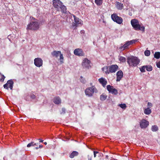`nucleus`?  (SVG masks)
<instances>
[{
	"label": "nucleus",
	"instance_id": "nucleus-45",
	"mask_svg": "<svg viewBox=\"0 0 160 160\" xmlns=\"http://www.w3.org/2000/svg\"><path fill=\"white\" fill-rule=\"evenodd\" d=\"M39 140V141L40 142H43V140H41L40 139H38Z\"/></svg>",
	"mask_w": 160,
	"mask_h": 160
},
{
	"label": "nucleus",
	"instance_id": "nucleus-27",
	"mask_svg": "<svg viewBox=\"0 0 160 160\" xmlns=\"http://www.w3.org/2000/svg\"><path fill=\"white\" fill-rule=\"evenodd\" d=\"M154 57L156 59L160 58V52H156L154 54Z\"/></svg>",
	"mask_w": 160,
	"mask_h": 160
},
{
	"label": "nucleus",
	"instance_id": "nucleus-41",
	"mask_svg": "<svg viewBox=\"0 0 160 160\" xmlns=\"http://www.w3.org/2000/svg\"><path fill=\"white\" fill-rule=\"evenodd\" d=\"M156 66L158 68H160V61L156 62Z\"/></svg>",
	"mask_w": 160,
	"mask_h": 160
},
{
	"label": "nucleus",
	"instance_id": "nucleus-14",
	"mask_svg": "<svg viewBox=\"0 0 160 160\" xmlns=\"http://www.w3.org/2000/svg\"><path fill=\"white\" fill-rule=\"evenodd\" d=\"M74 53L75 55L79 56H83L85 54L82 50L80 48L75 49L74 51Z\"/></svg>",
	"mask_w": 160,
	"mask_h": 160
},
{
	"label": "nucleus",
	"instance_id": "nucleus-26",
	"mask_svg": "<svg viewBox=\"0 0 160 160\" xmlns=\"http://www.w3.org/2000/svg\"><path fill=\"white\" fill-rule=\"evenodd\" d=\"M158 130V127L156 125H153L152 127L151 130L153 132H156Z\"/></svg>",
	"mask_w": 160,
	"mask_h": 160
},
{
	"label": "nucleus",
	"instance_id": "nucleus-3",
	"mask_svg": "<svg viewBox=\"0 0 160 160\" xmlns=\"http://www.w3.org/2000/svg\"><path fill=\"white\" fill-rule=\"evenodd\" d=\"M97 92L96 88L94 86L87 88L85 90V95L89 97H92L94 92L96 93Z\"/></svg>",
	"mask_w": 160,
	"mask_h": 160
},
{
	"label": "nucleus",
	"instance_id": "nucleus-32",
	"mask_svg": "<svg viewBox=\"0 0 160 160\" xmlns=\"http://www.w3.org/2000/svg\"><path fill=\"white\" fill-rule=\"evenodd\" d=\"M145 69H146V66H143L139 68L140 71L142 72H145Z\"/></svg>",
	"mask_w": 160,
	"mask_h": 160
},
{
	"label": "nucleus",
	"instance_id": "nucleus-24",
	"mask_svg": "<svg viewBox=\"0 0 160 160\" xmlns=\"http://www.w3.org/2000/svg\"><path fill=\"white\" fill-rule=\"evenodd\" d=\"M73 18L74 22L78 24H81V22L79 23L80 19L78 17H76L75 15H72Z\"/></svg>",
	"mask_w": 160,
	"mask_h": 160
},
{
	"label": "nucleus",
	"instance_id": "nucleus-21",
	"mask_svg": "<svg viewBox=\"0 0 160 160\" xmlns=\"http://www.w3.org/2000/svg\"><path fill=\"white\" fill-rule=\"evenodd\" d=\"M102 71L105 72L107 74H109L110 73L109 70V67L105 66L102 68Z\"/></svg>",
	"mask_w": 160,
	"mask_h": 160
},
{
	"label": "nucleus",
	"instance_id": "nucleus-31",
	"mask_svg": "<svg viewBox=\"0 0 160 160\" xmlns=\"http://www.w3.org/2000/svg\"><path fill=\"white\" fill-rule=\"evenodd\" d=\"M146 69L148 71H151L152 70V67L150 65L146 66Z\"/></svg>",
	"mask_w": 160,
	"mask_h": 160
},
{
	"label": "nucleus",
	"instance_id": "nucleus-10",
	"mask_svg": "<svg viewBox=\"0 0 160 160\" xmlns=\"http://www.w3.org/2000/svg\"><path fill=\"white\" fill-rule=\"evenodd\" d=\"M149 124V122L145 119H142L140 122V126L141 128H146Z\"/></svg>",
	"mask_w": 160,
	"mask_h": 160
},
{
	"label": "nucleus",
	"instance_id": "nucleus-16",
	"mask_svg": "<svg viewBox=\"0 0 160 160\" xmlns=\"http://www.w3.org/2000/svg\"><path fill=\"white\" fill-rule=\"evenodd\" d=\"M116 76V81L117 82L120 81L123 77V73L122 72L121 70L118 71L117 73Z\"/></svg>",
	"mask_w": 160,
	"mask_h": 160
},
{
	"label": "nucleus",
	"instance_id": "nucleus-34",
	"mask_svg": "<svg viewBox=\"0 0 160 160\" xmlns=\"http://www.w3.org/2000/svg\"><path fill=\"white\" fill-rule=\"evenodd\" d=\"M78 24L74 22H73L72 23V27L73 29H75L78 26Z\"/></svg>",
	"mask_w": 160,
	"mask_h": 160
},
{
	"label": "nucleus",
	"instance_id": "nucleus-13",
	"mask_svg": "<svg viewBox=\"0 0 160 160\" xmlns=\"http://www.w3.org/2000/svg\"><path fill=\"white\" fill-rule=\"evenodd\" d=\"M107 88L109 92H111L112 94L117 95L118 94V90L113 88V87L111 86L110 85H108L107 86Z\"/></svg>",
	"mask_w": 160,
	"mask_h": 160
},
{
	"label": "nucleus",
	"instance_id": "nucleus-25",
	"mask_svg": "<svg viewBox=\"0 0 160 160\" xmlns=\"http://www.w3.org/2000/svg\"><path fill=\"white\" fill-rule=\"evenodd\" d=\"M78 155V153L76 151H73L70 155V157L71 158H73L75 156H77Z\"/></svg>",
	"mask_w": 160,
	"mask_h": 160
},
{
	"label": "nucleus",
	"instance_id": "nucleus-43",
	"mask_svg": "<svg viewBox=\"0 0 160 160\" xmlns=\"http://www.w3.org/2000/svg\"><path fill=\"white\" fill-rule=\"evenodd\" d=\"M62 112H61V113H64L65 112V109L64 108H62Z\"/></svg>",
	"mask_w": 160,
	"mask_h": 160
},
{
	"label": "nucleus",
	"instance_id": "nucleus-51",
	"mask_svg": "<svg viewBox=\"0 0 160 160\" xmlns=\"http://www.w3.org/2000/svg\"><path fill=\"white\" fill-rule=\"evenodd\" d=\"M117 160L116 159H112V160Z\"/></svg>",
	"mask_w": 160,
	"mask_h": 160
},
{
	"label": "nucleus",
	"instance_id": "nucleus-1",
	"mask_svg": "<svg viewBox=\"0 0 160 160\" xmlns=\"http://www.w3.org/2000/svg\"><path fill=\"white\" fill-rule=\"evenodd\" d=\"M30 19L32 21L27 25V29L33 30L38 29L40 26V22L33 17H30Z\"/></svg>",
	"mask_w": 160,
	"mask_h": 160
},
{
	"label": "nucleus",
	"instance_id": "nucleus-23",
	"mask_svg": "<svg viewBox=\"0 0 160 160\" xmlns=\"http://www.w3.org/2000/svg\"><path fill=\"white\" fill-rule=\"evenodd\" d=\"M123 7V4L119 2H117V3L116 7L119 10H121L122 9Z\"/></svg>",
	"mask_w": 160,
	"mask_h": 160
},
{
	"label": "nucleus",
	"instance_id": "nucleus-39",
	"mask_svg": "<svg viewBox=\"0 0 160 160\" xmlns=\"http://www.w3.org/2000/svg\"><path fill=\"white\" fill-rule=\"evenodd\" d=\"M152 106V103L150 102H148V108H151Z\"/></svg>",
	"mask_w": 160,
	"mask_h": 160
},
{
	"label": "nucleus",
	"instance_id": "nucleus-8",
	"mask_svg": "<svg viewBox=\"0 0 160 160\" xmlns=\"http://www.w3.org/2000/svg\"><path fill=\"white\" fill-rule=\"evenodd\" d=\"M14 82L12 79L8 80L7 83L4 85L3 87L4 88L8 89L9 88L11 90H12Z\"/></svg>",
	"mask_w": 160,
	"mask_h": 160
},
{
	"label": "nucleus",
	"instance_id": "nucleus-9",
	"mask_svg": "<svg viewBox=\"0 0 160 160\" xmlns=\"http://www.w3.org/2000/svg\"><path fill=\"white\" fill-rule=\"evenodd\" d=\"M52 3L53 6L57 10L59 11L62 2L60 0H53Z\"/></svg>",
	"mask_w": 160,
	"mask_h": 160
},
{
	"label": "nucleus",
	"instance_id": "nucleus-17",
	"mask_svg": "<svg viewBox=\"0 0 160 160\" xmlns=\"http://www.w3.org/2000/svg\"><path fill=\"white\" fill-rule=\"evenodd\" d=\"M100 83H101L103 87H105L107 84V82L106 80L103 78H101L98 79Z\"/></svg>",
	"mask_w": 160,
	"mask_h": 160
},
{
	"label": "nucleus",
	"instance_id": "nucleus-37",
	"mask_svg": "<svg viewBox=\"0 0 160 160\" xmlns=\"http://www.w3.org/2000/svg\"><path fill=\"white\" fill-rule=\"evenodd\" d=\"M80 78H81L80 79V80L81 82L83 83H85L86 82L84 78H83L82 76H81L80 77Z\"/></svg>",
	"mask_w": 160,
	"mask_h": 160
},
{
	"label": "nucleus",
	"instance_id": "nucleus-5",
	"mask_svg": "<svg viewBox=\"0 0 160 160\" xmlns=\"http://www.w3.org/2000/svg\"><path fill=\"white\" fill-rule=\"evenodd\" d=\"M51 54L52 56L56 58H58L59 56V60L61 64H62L63 63L64 58L63 56V54L61 53V51H54L52 52Z\"/></svg>",
	"mask_w": 160,
	"mask_h": 160
},
{
	"label": "nucleus",
	"instance_id": "nucleus-7",
	"mask_svg": "<svg viewBox=\"0 0 160 160\" xmlns=\"http://www.w3.org/2000/svg\"><path fill=\"white\" fill-rule=\"evenodd\" d=\"M111 17L113 21L118 24H121L123 20L122 18L118 16L116 14H112Z\"/></svg>",
	"mask_w": 160,
	"mask_h": 160
},
{
	"label": "nucleus",
	"instance_id": "nucleus-48",
	"mask_svg": "<svg viewBox=\"0 0 160 160\" xmlns=\"http://www.w3.org/2000/svg\"><path fill=\"white\" fill-rule=\"evenodd\" d=\"M43 143L45 145H46L47 144V142H44Z\"/></svg>",
	"mask_w": 160,
	"mask_h": 160
},
{
	"label": "nucleus",
	"instance_id": "nucleus-30",
	"mask_svg": "<svg viewBox=\"0 0 160 160\" xmlns=\"http://www.w3.org/2000/svg\"><path fill=\"white\" fill-rule=\"evenodd\" d=\"M119 60L121 62H123L126 61V58L122 56H120L119 57Z\"/></svg>",
	"mask_w": 160,
	"mask_h": 160
},
{
	"label": "nucleus",
	"instance_id": "nucleus-29",
	"mask_svg": "<svg viewBox=\"0 0 160 160\" xmlns=\"http://www.w3.org/2000/svg\"><path fill=\"white\" fill-rule=\"evenodd\" d=\"M107 96L105 95L102 94L100 96V99L102 101H104L107 98Z\"/></svg>",
	"mask_w": 160,
	"mask_h": 160
},
{
	"label": "nucleus",
	"instance_id": "nucleus-38",
	"mask_svg": "<svg viewBox=\"0 0 160 160\" xmlns=\"http://www.w3.org/2000/svg\"><path fill=\"white\" fill-rule=\"evenodd\" d=\"M1 75L2 77L1 78L0 80L2 82H3L4 81L5 77L2 74H1Z\"/></svg>",
	"mask_w": 160,
	"mask_h": 160
},
{
	"label": "nucleus",
	"instance_id": "nucleus-19",
	"mask_svg": "<svg viewBox=\"0 0 160 160\" xmlns=\"http://www.w3.org/2000/svg\"><path fill=\"white\" fill-rule=\"evenodd\" d=\"M61 100L59 97H55L53 99V102L56 104H59L61 103Z\"/></svg>",
	"mask_w": 160,
	"mask_h": 160
},
{
	"label": "nucleus",
	"instance_id": "nucleus-33",
	"mask_svg": "<svg viewBox=\"0 0 160 160\" xmlns=\"http://www.w3.org/2000/svg\"><path fill=\"white\" fill-rule=\"evenodd\" d=\"M118 106L119 107L123 109H125L127 107L126 104L124 103L119 104Z\"/></svg>",
	"mask_w": 160,
	"mask_h": 160
},
{
	"label": "nucleus",
	"instance_id": "nucleus-2",
	"mask_svg": "<svg viewBox=\"0 0 160 160\" xmlns=\"http://www.w3.org/2000/svg\"><path fill=\"white\" fill-rule=\"evenodd\" d=\"M140 62V59L135 56H131L127 58V62L130 67H135L139 64Z\"/></svg>",
	"mask_w": 160,
	"mask_h": 160
},
{
	"label": "nucleus",
	"instance_id": "nucleus-40",
	"mask_svg": "<svg viewBox=\"0 0 160 160\" xmlns=\"http://www.w3.org/2000/svg\"><path fill=\"white\" fill-rule=\"evenodd\" d=\"M92 154L91 155H88V160H92Z\"/></svg>",
	"mask_w": 160,
	"mask_h": 160
},
{
	"label": "nucleus",
	"instance_id": "nucleus-28",
	"mask_svg": "<svg viewBox=\"0 0 160 160\" xmlns=\"http://www.w3.org/2000/svg\"><path fill=\"white\" fill-rule=\"evenodd\" d=\"M102 1L103 0H95V2L98 6H100L102 4Z\"/></svg>",
	"mask_w": 160,
	"mask_h": 160
},
{
	"label": "nucleus",
	"instance_id": "nucleus-42",
	"mask_svg": "<svg viewBox=\"0 0 160 160\" xmlns=\"http://www.w3.org/2000/svg\"><path fill=\"white\" fill-rule=\"evenodd\" d=\"M30 98L32 99H34L35 98V96L33 94H32L30 95Z\"/></svg>",
	"mask_w": 160,
	"mask_h": 160
},
{
	"label": "nucleus",
	"instance_id": "nucleus-53",
	"mask_svg": "<svg viewBox=\"0 0 160 160\" xmlns=\"http://www.w3.org/2000/svg\"><path fill=\"white\" fill-rule=\"evenodd\" d=\"M129 15H130V16H131V13L129 14Z\"/></svg>",
	"mask_w": 160,
	"mask_h": 160
},
{
	"label": "nucleus",
	"instance_id": "nucleus-4",
	"mask_svg": "<svg viewBox=\"0 0 160 160\" xmlns=\"http://www.w3.org/2000/svg\"><path fill=\"white\" fill-rule=\"evenodd\" d=\"M137 41V40L134 39L129 41H127L123 45L122 44H121L119 49L122 50H123L126 48H128L130 45L135 43Z\"/></svg>",
	"mask_w": 160,
	"mask_h": 160
},
{
	"label": "nucleus",
	"instance_id": "nucleus-44",
	"mask_svg": "<svg viewBox=\"0 0 160 160\" xmlns=\"http://www.w3.org/2000/svg\"><path fill=\"white\" fill-rule=\"evenodd\" d=\"M93 153H95L96 154H98V153L99 154V152H98L96 151H93Z\"/></svg>",
	"mask_w": 160,
	"mask_h": 160
},
{
	"label": "nucleus",
	"instance_id": "nucleus-47",
	"mask_svg": "<svg viewBox=\"0 0 160 160\" xmlns=\"http://www.w3.org/2000/svg\"><path fill=\"white\" fill-rule=\"evenodd\" d=\"M94 154V158H95L96 156V154H95V153H93Z\"/></svg>",
	"mask_w": 160,
	"mask_h": 160
},
{
	"label": "nucleus",
	"instance_id": "nucleus-11",
	"mask_svg": "<svg viewBox=\"0 0 160 160\" xmlns=\"http://www.w3.org/2000/svg\"><path fill=\"white\" fill-rule=\"evenodd\" d=\"M133 28L135 30H140L142 32H144L145 31V27L142 25L141 23L140 24L139 22H138V24H136Z\"/></svg>",
	"mask_w": 160,
	"mask_h": 160
},
{
	"label": "nucleus",
	"instance_id": "nucleus-50",
	"mask_svg": "<svg viewBox=\"0 0 160 160\" xmlns=\"http://www.w3.org/2000/svg\"><path fill=\"white\" fill-rule=\"evenodd\" d=\"M106 157L107 158H108V156H106Z\"/></svg>",
	"mask_w": 160,
	"mask_h": 160
},
{
	"label": "nucleus",
	"instance_id": "nucleus-36",
	"mask_svg": "<svg viewBox=\"0 0 160 160\" xmlns=\"http://www.w3.org/2000/svg\"><path fill=\"white\" fill-rule=\"evenodd\" d=\"M144 54L146 56H148L150 55V52L149 50H146L144 52Z\"/></svg>",
	"mask_w": 160,
	"mask_h": 160
},
{
	"label": "nucleus",
	"instance_id": "nucleus-35",
	"mask_svg": "<svg viewBox=\"0 0 160 160\" xmlns=\"http://www.w3.org/2000/svg\"><path fill=\"white\" fill-rule=\"evenodd\" d=\"M36 143H34V142H32L31 143H28L27 145V147L28 148H29L31 146H34V145H36Z\"/></svg>",
	"mask_w": 160,
	"mask_h": 160
},
{
	"label": "nucleus",
	"instance_id": "nucleus-49",
	"mask_svg": "<svg viewBox=\"0 0 160 160\" xmlns=\"http://www.w3.org/2000/svg\"><path fill=\"white\" fill-rule=\"evenodd\" d=\"M38 148H39V147H36L35 148L36 149H38Z\"/></svg>",
	"mask_w": 160,
	"mask_h": 160
},
{
	"label": "nucleus",
	"instance_id": "nucleus-18",
	"mask_svg": "<svg viewBox=\"0 0 160 160\" xmlns=\"http://www.w3.org/2000/svg\"><path fill=\"white\" fill-rule=\"evenodd\" d=\"M62 10V12L67 14L68 13L70 14V13L69 12H67V11L66 7L64 5L62 4V3L61 4V5L60 7V8Z\"/></svg>",
	"mask_w": 160,
	"mask_h": 160
},
{
	"label": "nucleus",
	"instance_id": "nucleus-12",
	"mask_svg": "<svg viewBox=\"0 0 160 160\" xmlns=\"http://www.w3.org/2000/svg\"><path fill=\"white\" fill-rule=\"evenodd\" d=\"M34 64L36 66L40 67L42 65L43 61L40 58H36L34 59Z\"/></svg>",
	"mask_w": 160,
	"mask_h": 160
},
{
	"label": "nucleus",
	"instance_id": "nucleus-20",
	"mask_svg": "<svg viewBox=\"0 0 160 160\" xmlns=\"http://www.w3.org/2000/svg\"><path fill=\"white\" fill-rule=\"evenodd\" d=\"M139 22L136 19H132L131 21V23L132 27L137 24H138Z\"/></svg>",
	"mask_w": 160,
	"mask_h": 160
},
{
	"label": "nucleus",
	"instance_id": "nucleus-15",
	"mask_svg": "<svg viewBox=\"0 0 160 160\" xmlns=\"http://www.w3.org/2000/svg\"><path fill=\"white\" fill-rule=\"evenodd\" d=\"M118 68V66L116 64L112 65L109 66L110 73H113L116 72Z\"/></svg>",
	"mask_w": 160,
	"mask_h": 160
},
{
	"label": "nucleus",
	"instance_id": "nucleus-52",
	"mask_svg": "<svg viewBox=\"0 0 160 160\" xmlns=\"http://www.w3.org/2000/svg\"><path fill=\"white\" fill-rule=\"evenodd\" d=\"M129 15H130V16H131V13L129 14Z\"/></svg>",
	"mask_w": 160,
	"mask_h": 160
},
{
	"label": "nucleus",
	"instance_id": "nucleus-46",
	"mask_svg": "<svg viewBox=\"0 0 160 160\" xmlns=\"http://www.w3.org/2000/svg\"><path fill=\"white\" fill-rule=\"evenodd\" d=\"M43 146L42 145H39V148H42V147Z\"/></svg>",
	"mask_w": 160,
	"mask_h": 160
},
{
	"label": "nucleus",
	"instance_id": "nucleus-22",
	"mask_svg": "<svg viewBox=\"0 0 160 160\" xmlns=\"http://www.w3.org/2000/svg\"><path fill=\"white\" fill-rule=\"evenodd\" d=\"M151 112V110L149 108H145L144 110V113L146 115L150 114Z\"/></svg>",
	"mask_w": 160,
	"mask_h": 160
},
{
	"label": "nucleus",
	"instance_id": "nucleus-6",
	"mask_svg": "<svg viewBox=\"0 0 160 160\" xmlns=\"http://www.w3.org/2000/svg\"><path fill=\"white\" fill-rule=\"evenodd\" d=\"M91 61L90 60L87 58H85L82 60V65L83 68L89 69L91 67Z\"/></svg>",
	"mask_w": 160,
	"mask_h": 160
}]
</instances>
